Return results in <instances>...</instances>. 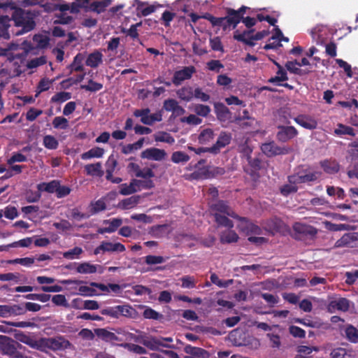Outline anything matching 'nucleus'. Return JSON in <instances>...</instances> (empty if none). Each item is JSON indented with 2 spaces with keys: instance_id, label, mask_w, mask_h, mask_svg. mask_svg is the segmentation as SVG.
<instances>
[{
  "instance_id": "obj_32",
  "label": "nucleus",
  "mask_w": 358,
  "mask_h": 358,
  "mask_svg": "<svg viewBox=\"0 0 358 358\" xmlns=\"http://www.w3.org/2000/svg\"><path fill=\"white\" fill-rule=\"evenodd\" d=\"M111 3L110 0L96 1L90 3V10L97 13H103Z\"/></svg>"
},
{
  "instance_id": "obj_28",
  "label": "nucleus",
  "mask_w": 358,
  "mask_h": 358,
  "mask_svg": "<svg viewBox=\"0 0 358 358\" xmlns=\"http://www.w3.org/2000/svg\"><path fill=\"white\" fill-rule=\"evenodd\" d=\"M116 309L117 312V319L120 316L133 318L136 314V310L130 305H118L116 306Z\"/></svg>"
},
{
  "instance_id": "obj_54",
  "label": "nucleus",
  "mask_w": 358,
  "mask_h": 358,
  "mask_svg": "<svg viewBox=\"0 0 358 358\" xmlns=\"http://www.w3.org/2000/svg\"><path fill=\"white\" fill-rule=\"evenodd\" d=\"M194 111L199 116L207 117L210 113L211 109L207 105L196 104L194 106Z\"/></svg>"
},
{
  "instance_id": "obj_23",
  "label": "nucleus",
  "mask_w": 358,
  "mask_h": 358,
  "mask_svg": "<svg viewBox=\"0 0 358 358\" xmlns=\"http://www.w3.org/2000/svg\"><path fill=\"white\" fill-rule=\"evenodd\" d=\"M241 223V229L247 234H257L260 235L262 234L261 228L250 222L248 218L245 217V220H238Z\"/></svg>"
},
{
  "instance_id": "obj_47",
  "label": "nucleus",
  "mask_w": 358,
  "mask_h": 358,
  "mask_svg": "<svg viewBox=\"0 0 358 358\" xmlns=\"http://www.w3.org/2000/svg\"><path fill=\"white\" fill-rule=\"evenodd\" d=\"M53 80H50L47 78H42L37 85L36 96H38L41 92L48 90Z\"/></svg>"
},
{
  "instance_id": "obj_15",
  "label": "nucleus",
  "mask_w": 358,
  "mask_h": 358,
  "mask_svg": "<svg viewBox=\"0 0 358 358\" xmlns=\"http://www.w3.org/2000/svg\"><path fill=\"white\" fill-rule=\"evenodd\" d=\"M225 173V169L222 167H210L206 166L199 170V171H195L193 174L196 176H201L203 178H212L219 176H222Z\"/></svg>"
},
{
  "instance_id": "obj_30",
  "label": "nucleus",
  "mask_w": 358,
  "mask_h": 358,
  "mask_svg": "<svg viewBox=\"0 0 358 358\" xmlns=\"http://www.w3.org/2000/svg\"><path fill=\"white\" fill-rule=\"evenodd\" d=\"M101 168V162L90 164L85 166V171L88 176H96L101 177L103 175V171H102Z\"/></svg>"
},
{
  "instance_id": "obj_62",
  "label": "nucleus",
  "mask_w": 358,
  "mask_h": 358,
  "mask_svg": "<svg viewBox=\"0 0 358 358\" xmlns=\"http://www.w3.org/2000/svg\"><path fill=\"white\" fill-rule=\"evenodd\" d=\"M260 296L271 307L274 306L279 301V297L277 295L269 293H261Z\"/></svg>"
},
{
  "instance_id": "obj_13",
  "label": "nucleus",
  "mask_w": 358,
  "mask_h": 358,
  "mask_svg": "<svg viewBox=\"0 0 358 358\" xmlns=\"http://www.w3.org/2000/svg\"><path fill=\"white\" fill-rule=\"evenodd\" d=\"M195 72L196 69L194 66H185L182 69L175 71L172 78V82L176 86L180 85L184 80L190 79Z\"/></svg>"
},
{
  "instance_id": "obj_40",
  "label": "nucleus",
  "mask_w": 358,
  "mask_h": 358,
  "mask_svg": "<svg viewBox=\"0 0 358 358\" xmlns=\"http://www.w3.org/2000/svg\"><path fill=\"white\" fill-rule=\"evenodd\" d=\"M213 215L215 222L218 225L225 227L228 229H232L234 227L233 222L227 217V215H222L217 213H215Z\"/></svg>"
},
{
  "instance_id": "obj_36",
  "label": "nucleus",
  "mask_w": 358,
  "mask_h": 358,
  "mask_svg": "<svg viewBox=\"0 0 358 358\" xmlns=\"http://www.w3.org/2000/svg\"><path fill=\"white\" fill-rule=\"evenodd\" d=\"M238 240V234L232 230L226 231L222 233L220 236V242L222 243H236Z\"/></svg>"
},
{
  "instance_id": "obj_43",
  "label": "nucleus",
  "mask_w": 358,
  "mask_h": 358,
  "mask_svg": "<svg viewBox=\"0 0 358 358\" xmlns=\"http://www.w3.org/2000/svg\"><path fill=\"white\" fill-rule=\"evenodd\" d=\"M139 199V196H130L129 198L123 199L120 203V206L122 208V209H131L138 204Z\"/></svg>"
},
{
  "instance_id": "obj_58",
  "label": "nucleus",
  "mask_w": 358,
  "mask_h": 358,
  "mask_svg": "<svg viewBox=\"0 0 358 358\" xmlns=\"http://www.w3.org/2000/svg\"><path fill=\"white\" fill-rule=\"evenodd\" d=\"M143 316L146 319L158 320L162 318V315L151 308H146L143 313Z\"/></svg>"
},
{
  "instance_id": "obj_22",
  "label": "nucleus",
  "mask_w": 358,
  "mask_h": 358,
  "mask_svg": "<svg viewBox=\"0 0 358 358\" xmlns=\"http://www.w3.org/2000/svg\"><path fill=\"white\" fill-rule=\"evenodd\" d=\"M103 54L99 50H94L89 54L86 60L85 64L91 68H97L103 62Z\"/></svg>"
},
{
  "instance_id": "obj_45",
  "label": "nucleus",
  "mask_w": 358,
  "mask_h": 358,
  "mask_svg": "<svg viewBox=\"0 0 358 358\" xmlns=\"http://www.w3.org/2000/svg\"><path fill=\"white\" fill-rule=\"evenodd\" d=\"M335 134L339 136L341 135H349L354 136H355V133L354 129L350 126H347L343 124H338V128H336L334 131Z\"/></svg>"
},
{
  "instance_id": "obj_5",
  "label": "nucleus",
  "mask_w": 358,
  "mask_h": 358,
  "mask_svg": "<svg viewBox=\"0 0 358 358\" xmlns=\"http://www.w3.org/2000/svg\"><path fill=\"white\" fill-rule=\"evenodd\" d=\"M260 149L267 157L286 155L293 152V148L291 146L278 145L274 141L262 143L260 146Z\"/></svg>"
},
{
  "instance_id": "obj_7",
  "label": "nucleus",
  "mask_w": 358,
  "mask_h": 358,
  "mask_svg": "<svg viewBox=\"0 0 358 358\" xmlns=\"http://www.w3.org/2000/svg\"><path fill=\"white\" fill-rule=\"evenodd\" d=\"M246 159L250 166L249 169H245V172L249 174L251 177L258 178L259 177V171L263 169V162L259 157H251L252 149L247 148L245 150Z\"/></svg>"
},
{
  "instance_id": "obj_38",
  "label": "nucleus",
  "mask_w": 358,
  "mask_h": 358,
  "mask_svg": "<svg viewBox=\"0 0 358 358\" xmlns=\"http://www.w3.org/2000/svg\"><path fill=\"white\" fill-rule=\"evenodd\" d=\"M10 19L8 15H0V31L2 32V37L5 39L10 38L8 29L10 27Z\"/></svg>"
},
{
  "instance_id": "obj_18",
  "label": "nucleus",
  "mask_w": 358,
  "mask_h": 358,
  "mask_svg": "<svg viewBox=\"0 0 358 358\" xmlns=\"http://www.w3.org/2000/svg\"><path fill=\"white\" fill-rule=\"evenodd\" d=\"M201 18L208 20L213 27H222L223 31L227 30V20L229 19L228 14L224 17H216L209 13H206L201 15Z\"/></svg>"
},
{
  "instance_id": "obj_12",
  "label": "nucleus",
  "mask_w": 358,
  "mask_h": 358,
  "mask_svg": "<svg viewBox=\"0 0 358 358\" xmlns=\"http://www.w3.org/2000/svg\"><path fill=\"white\" fill-rule=\"evenodd\" d=\"M126 250L125 246L120 243H111L102 241L100 245L94 250V255H99L101 252H122Z\"/></svg>"
},
{
  "instance_id": "obj_33",
  "label": "nucleus",
  "mask_w": 358,
  "mask_h": 358,
  "mask_svg": "<svg viewBox=\"0 0 358 358\" xmlns=\"http://www.w3.org/2000/svg\"><path fill=\"white\" fill-rule=\"evenodd\" d=\"M104 154V150L99 147H95L87 152H85L81 155V159L83 160L90 159L92 158H100Z\"/></svg>"
},
{
  "instance_id": "obj_50",
  "label": "nucleus",
  "mask_w": 358,
  "mask_h": 358,
  "mask_svg": "<svg viewBox=\"0 0 358 358\" xmlns=\"http://www.w3.org/2000/svg\"><path fill=\"white\" fill-rule=\"evenodd\" d=\"M119 192L122 195H129L136 192L133 180H131L129 185H127V183L120 185Z\"/></svg>"
},
{
  "instance_id": "obj_39",
  "label": "nucleus",
  "mask_w": 358,
  "mask_h": 358,
  "mask_svg": "<svg viewBox=\"0 0 358 358\" xmlns=\"http://www.w3.org/2000/svg\"><path fill=\"white\" fill-rule=\"evenodd\" d=\"M184 350L187 354H189L198 357H206L208 355V353L206 350L200 348L193 347L190 345H186Z\"/></svg>"
},
{
  "instance_id": "obj_46",
  "label": "nucleus",
  "mask_w": 358,
  "mask_h": 358,
  "mask_svg": "<svg viewBox=\"0 0 358 358\" xmlns=\"http://www.w3.org/2000/svg\"><path fill=\"white\" fill-rule=\"evenodd\" d=\"M43 145L48 149L56 150L58 148L59 143L53 136L46 135L43 137Z\"/></svg>"
},
{
  "instance_id": "obj_64",
  "label": "nucleus",
  "mask_w": 358,
  "mask_h": 358,
  "mask_svg": "<svg viewBox=\"0 0 358 358\" xmlns=\"http://www.w3.org/2000/svg\"><path fill=\"white\" fill-rule=\"evenodd\" d=\"M349 147L350 148L348 150V154L351 159V161L357 160L358 159V141L352 142L349 145Z\"/></svg>"
},
{
  "instance_id": "obj_24",
  "label": "nucleus",
  "mask_w": 358,
  "mask_h": 358,
  "mask_svg": "<svg viewBox=\"0 0 358 358\" xmlns=\"http://www.w3.org/2000/svg\"><path fill=\"white\" fill-rule=\"evenodd\" d=\"M176 94L180 100L189 102L194 99V89L189 85L184 86L176 91Z\"/></svg>"
},
{
  "instance_id": "obj_44",
  "label": "nucleus",
  "mask_w": 358,
  "mask_h": 358,
  "mask_svg": "<svg viewBox=\"0 0 358 358\" xmlns=\"http://www.w3.org/2000/svg\"><path fill=\"white\" fill-rule=\"evenodd\" d=\"M71 99V93L68 92H59L53 95L50 99L51 103H61Z\"/></svg>"
},
{
  "instance_id": "obj_9",
  "label": "nucleus",
  "mask_w": 358,
  "mask_h": 358,
  "mask_svg": "<svg viewBox=\"0 0 358 358\" xmlns=\"http://www.w3.org/2000/svg\"><path fill=\"white\" fill-rule=\"evenodd\" d=\"M292 229L294 232V237L296 239L315 236L317 233V230L314 227L301 222H295L292 226Z\"/></svg>"
},
{
  "instance_id": "obj_14",
  "label": "nucleus",
  "mask_w": 358,
  "mask_h": 358,
  "mask_svg": "<svg viewBox=\"0 0 358 358\" xmlns=\"http://www.w3.org/2000/svg\"><path fill=\"white\" fill-rule=\"evenodd\" d=\"M231 134L227 131H221L220 134L216 143L210 147L213 154H218L222 148H224L227 145H229L231 141Z\"/></svg>"
},
{
  "instance_id": "obj_21",
  "label": "nucleus",
  "mask_w": 358,
  "mask_h": 358,
  "mask_svg": "<svg viewBox=\"0 0 358 358\" xmlns=\"http://www.w3.org/2000/svg\"><path fill=\"white\" fill-rule=\"evenodd\" d=\"M357 241L355 233H346L334 244L335 248L353 247V243Z\"/></svg>"
},
{
  "instance_id": "obj_53",
  "label": "nucleus",
  "mask_w": 358,
  "mask_h": 358,
  "mask_svg": "<svg viewBox=\"0 0 358 358\" xmlns=\"http://www.w3.org/2000/svg\"><path fill=\"white\" fill-rule=\"evenodd\" d=\"M41 197V192L38 191L28 190L25 194V199L27 203L38 202Z\"/></svg>"
},
{
  "instance_id": "obj_35",
  "label": "nucleus",
  "mask_w": 358,
  "mask_h": 358,
  "mask_svg": "<svg viewBox=\"0 0 358 358\" xmlns=\"http://www.w3.org/2000/svg\"><path fill=\"white\" fill-rule=\"evenodd\" d=\"M136 189V192L141 189H150L155 187L154 182L152 180H137L132 179Z\"/></svg>"
},
{
  "instance_id": "obj_42",
  "label": "nucleus",
  "mask_w": 358,
  "mask_h": 358,
  "mask_svg": "<svg viewBox=\"0 0 358 358\" xmlns=\"http://www.w3.org/2000/svg\"><path fill=\"white\" fill-rule=\"evenodd\" d=\"M155 141L157 142H163L169 144H173L175 142L174 138L166 131H159L154 135Z\"/></svg>"
},
{
  "instance_id": "obj_2",
  "label": "nucleus",
  "mask_w": 358,
  "mask_h": 358,
  "mask_svg": "<svg viewBox=\"0 0 358 358\" xmlns=\"http://www.w3.org/2000/svg\"><path fill=\"white\" fill-rule=\"evenodd\" d=\"M248 10H250V8L245 6H242L238 10L231 8H226L225 13L228 14L229 17L227 21V30L236 29L241 22L248 29L254 27L256 24V19L249 16L244 17Z\"/></svg>"
},
{
  "instance_id": "obj_51",
  "label": "nucleus",
  "mask_w": 358,
  "mask_h": 358,
  "mask_svg": "<svg viewBox=\"0 0 358 358\" xmlns=\"http://www.w3.org/2000/svg\"><path fill=\"white\" fill-rule=\"evenodd\" d=\"M81 89L85 90L91 92H95L101 90L103 88V85L99 83L94 81L92 79L89 80L88 85H81Z\"/></svg>"
},
{
  "instance_id": "obj_29",
  "label": "nucleus",
  "mask_w": 358,
  "mask_h": 358,
  "mask_svg": "<svg viewBox=\"0 0 358 358\" xmlns=\"http://www.w3.org/2000/svg\"><path fill=\"white\" fill-rule=\"evenodd\" d=\"M345 338L352 343H358V329L352 324H347L344 329Z\"/></svg>"
},
{
  "instance_id": "obj_61",
  "label": "nucleus",
  "mask_w": 358,
  "mask_h": 358,
  "mask_svg": "<svg viewBox=\"0 0 358 358\" xmlns=\"http://www.w3.org/2000/svg\"><path fill=\"white\" fill-rule=\"evenodd\" d=\"M100 313L103 315L108 316L110 319H117V312L115 306H108L102 308Z\"/></svg>"
},
{
  "instance_id": "obj_3",
  "label": "nucleus",
  "mask_w": 358,
  "mask_h": 358,
  "mask_svg": "<svg viewBox=\"0 0 358 358\" xmlns=\"http://www.w3.org/2000/svg\"><path fill=\"white\" fill-rule=\"evenodd\" d=\"M321 174V172L315 171L310 166L301 165L295 169V172L292 175L288 176V181L294 185L309 184L317 181Z\"/></svg>"
},
{
  "instance_id": "obj_55",
  "label": "nucleus",
  "mask_w": 358,
  "mask_h": 358,
  "mask_svg": "<svg viewBox=\"0 0 358 358\" xmlns=\"http://www.w3.org/2000/svg\"><path fill=\"white\" fill-rule=\"evenodd\" d=\"M83 249L80 247H75L71 250L66 251L63 253V257L67 259H73L78 258L82 254Z\"/></svg>"
},
{
  "instance_id": "obj_11",
  "label": "nucleus",
  "mask_w": 358,
  "mask_h": 358,
  "mask_svg": "<svg viewBox=\"0 0 358 358\" xmlns=\"http://www.w3.org/2000/svg\"><path fill=\"white\" fill-rule=\"evenodd\" d=\"M210 208L213 212L217 213L221 215L224 214L236 220H245L244 217L238 215L233 209L227 204V201L219 200L212 204Z\"/></svg>"
},
{
  "instance_id": "obj_34",
  "label": "nucleus",
  "mask_w": 358,
  "mask_h": 358,
  "mask_svg": "<svg viewBox=\"0 0 358 358\" xmlns=\"http://www.w3.org/2000/svg\"><path fill=\"white\" fill-rule=\"evenodd\" d=\"M76 271L79 273L92 274L97 271V266L89 262L79 264L76 267Z\"/></svg>"
},
{
  "instance_id": "obj_41",
  "label": "nucleus",
  "mask_w": 358,
  "mask_h": 358,
  "mask_svg": "<svg viewBox=\"0 0 358 358\" xmlns=\"http://www.w3.org/2000/svg\"><path fill=\"white\" fill-rule=\"evenodd\" d=\"M117 166V162L113 155H110L106 163V179L112 178V174L113 173L115 168Z\"/></svg>"
},
{
  "instance_id": "obj_25",
  "label": "nucleus",
  "mask_w": 358,
  "mask_h": 358,
  "mask_svg": "<svg viewBox=\"0 0 358 358\" xmlns=\"http://www.w3.org/2000/svg\"><path fill=\"white\" fill-rule=\"evenodd\" d=\"M94 334L106 342H115L118 341L119 338L117 336L111 331H108L106 329H95Z\"/></svg>"
},
{
  "instance_id": "obj_19",
  "label": "nucleus",
  "mask_w": 358,
  "mask_h": 358,
  "mask_svg": "<svg viewBox=\"0 0 358 358\" xmlns=\"http://www.w3.org/2000/svg\"><path fill=\"white\" fill-rule=\"evenodd\" d=\"M161 341L162 339H159V337L150 336L145 338L142 341V343L151 350H157L160 346L169 348H174L173 345L162 343Z\"/></svg>"
},
{
  "instance_id": "obj_6",
  "label": "nucleus",
  "mask_w": 358,
  "mask_h": 358,
  "mask_svg": "<svg viewBox=\"0 0 358 358\" xmlns=\"http://www.w3.org/2000/svg\"><path fill=\"white\" fill-rule=\"evenodd\" d=\"M22 345L15 341L11 338L6 336L0 335V349L2 354L8 355L12 358L18 357L20 352L17 351V348H21Z\"/></svg>"
},
{
  "instance_id": "obj_52",
  "label": "nucleus",
  "mask_w": 358,
  "mask_h": 358,
  "mask_svg": "<svg viewBox=\"0 0 358 358\" xmlns=\"http://www.w3.org/2000/svg\"><path fill=\"white\" fill-rule=\"evenodd\" d=\"M234 39L236 40L237 41L242 42L245 43V45H248L249 46L253 47L255 43H254L255 39H252V35L246 38L243 37L242 35H239L238 30H236L234 33Z\"/></svg>"
},
{
  "instance_id": "obj_48",
  "label": "nucleus",
  "mask_w": 358,
  "mask_h": 358,
  "mask_svg": "<svg viewBox=\"0 0 358 358\" xmlns=\"http://www.w3.org/2000/svg\"><path fill=\"white\" fill-rule=\"evenodd\" d=\"M189 156L182 151L174 152L171 155V161L176 164L180 162H187L189 160Z\"/></svg>"
},
{
  "instance_id": "obj_31",
  "label": "nucleus",
  "mask_w": 358,
  "mask_h": 358,
  "mask_svg": "<svg viewBox=\"0 0 358 358\" xmlns=\"http://www.w3.org/2000/svg\"><path fill=\"white\" fill-rule=\"evenodd\" d=\"M59 181L54 180L49 182H41L37 185V189L39 192H46L48 193L57 192Z\"/></svg>"
},
{
  "instance_id": "obj_49",
  "label": "nucleus",
  "mask_w": 358,
  "mask_h": 358,
  "mask_svg": "<svg viewBox=\"0 0 358 358\" xmlns=\"http://www.w3.org/2000/svg\"><path fill=\"white\" fill-rule=\"evenodd\" d=\"M91 214L94 215L106 209V205L103 199H99L95 202H91Z\"/></svg>"
},
{
  "instance_id": "obj_63",
  "label": "nucleus",
  "mask_w": 358,
  "mask_h": 358,
  "mask_svg": "<svg viewBox=\"0 0 358 358\" xmlns=\"http://www.w3.org/2000/svg\"><path fill=\"white\" fill-rule=\"evenodd\" d=\"M331 358H350V355L348 354L346 349L343 348H338L334 349L331 354Z\"/></svg>"
},
{
  "instance_id": "obj_8",
  "label": "nucleus",
  "mask_w": 358,
  "mask_h": 358,
  "mask_svg": "<svg viewBox=\"0 0 358 358\" xmlns=\"http://www.w3.org/2000/svg\"><path fill=\"white\" fill-rule=\"evenodd\" d=\"M149 108L143 109H136L134 112V115L136 117H141V122L146 125H152L155 122L162 120V115L160 112L150 114Z\"/></svg>"
},
{
  "instance_id": "obj_60",
  "label": "nucleus",
  "mask_w": 358,
  "mask_h": 358,
  "mask_svg": "<svg viewBox=\"0 0 358 358\" xmlns=\"http://www.w3.org/2000/svg\"><path fill=\"white\" fill-rule=\"evenodd\" d=\"M180 122L191 125H199L202 122V120L196 115L191 114L187 117H181Z\"/></svg>"
},
{
  "instance_id": "obj_10",
  "label": "nucleus",
  "mask_w": 358,
  "mask_h": 358,
  "mask_svg": "<svg viewBox=\"0 0 358 358\" xmlns=\"http://www.w3.org/2000/svg\"><path fill=\"white\" fill-rule=\"evenodd\" d=\"M277 128L276 139L281 143H287L299 134L297 129L293 126L278 125Z\"/></svg>"
},
{
  "instance_id": "obj_17",
  "label": "nucleus",
  "mask_w": 358,
  "mask_h": 358,
  "mask_svg": "<svg viewBox=\"0 0 358 358\" xmlns=\"http://www.w3.org/2000/svg\"><path fill=\"white\" fill-rule=\"evenodd\" d=\"M296 123L302 127L313 130L317 128V122L311 116L308 115H299L294 118Z\"/></svg>"
},
{
  "instance_id": "obj_4",
  "label": "nucleus",
  "mask_w": 358,
  "mask_h": 358,
  "mask_svg": "<svg viewBox=\"0 0 358 358\" xmlns=\"http://www.w3.org/2000/svg\"><path fill=\"white\" fill-rule=\"evenodd\" d=\"M13 10L12 18L15 22V26L22 27L20 30L15 33V35L20 36L34 29L36 23L29 12L25 13L23 9L16 6Z\"/></svg>"
},
{
  "instance_id": "obj_37",
  "label": "nucleus",
  "mask_w": 358,
  "mask_h": 358,
  "mask_svg": "<svg viewBox=\"0 0 358 358\" xmlns=\"http://www.w3.org/2000/svg\"><path fill=\"white\" fill-rule=\"evenodd\" d=\"M214 136V131L212 129H204L198 136L199 143L200 144H206L213 139Z\"/></svg>"
},
{
  "instance_id": "obj_59",
  "label": "nucleus",
  "mask_w": 358,
  "mask_h": 358,
  "mask_svg": "<svg viewBox=\"0 0 358 358\" xmlns=\"http://www.w3.org/2000/svg\"><path fill=\"white\" fill-rule=\"evenodd\" d=\"M289 332L294 338H303L306 336V331L297 326H289Z\"/></svg>"
},
{
  "instance_id": "obj_1",
  "label": "nucleus",
  "mask_w": 358,
  "mask_h": 358,
  "mask_svg": "<svg viewBox=\"0 0 358 358\" xmlns=\"http://www.w3.org/2000/svg\"><path fill=\"white\" fill-rule=\"evenodd\" d=\"M15 338L20 342L43 352H47L49 350L54 351L59 350L66 347V344L69 343V341L62 337L41 338L36 340L20 331L15 333Z\"/></svg>"
},
{
  "instance_id": "obj_56",
  "label": "nucleus",
  "mask_w": 358,
  "mask_h": 358,
  "mask_svg": "<svg viewBox=\"0 0 358 358\" xmlns=\"http://www.w3.org/2000/svg\"><path fill=\"white\" fill-rule=\"evenodd\" d=\"M46 62V57L45 56H41L28 61L27 66L28 69H34L45 64Z\"/></svg>"
},
{
  "instance_id": "obj_16",
  "label": "nucleus",
  "mask_w": 358,
  "mask_h": 358,
  "mask_svg": "<svg viewBox=\"0 0 358 358\" xmlns=\"http://www.w3.org/2000/svg\"><path fill=\"white\" fill-rule=\"evenodd\" d=\"M166 156V152L165 150L156 148H148L141 152L142 158L155 161H161L164 159Z\"/></svg>"
},
{
  "instance_id": "obj_27",
  "label": "nucleus",
  "mask_w": 358,
  "mask_h": 358,
  "mask_svg": "<svg viewBox=\"0 0 358 358\" xmlns=\"http://www.w3.org/2000/svg\"><path fill=\"white\" fill-rule=\"evenodd\" d=\"M320 166L324 171L328 174H335L339 171L340 166L335 160H323L320 162Z\"/></svg>"
},
{
  "instance_id": "obj_20",
  "label": "nucleus",
  "mask_w": 358,
  "mask_h": 358,
  "mask_svg": "<svg viewBox=\"0 0 358 358\" xmlns=\"http://www.w3.org/2000/svg\"><path fill=\"white\" fill-rule=\"evenodd\" d=\"M215 113L220 122H226L231 118V113L229 109L222 103H214Z\"/></svg>"
},
{
  "instance_id": "obj_26",
  "label": "nucleus",
  "mask_w": 358,
  "mask_h": 358,
  "mask_svg": "<svg viewBox=\"0 0 358 358\" xmlns=\"http://www.w3.org/2000/svg\"><path fill=\"white\" fill-rule=\"evenodd\" d=\"M24 313V309L17 305L13 306L0 305V316L1 317H7L11 314L17 315Z\"/></svg>"
},
{
  "instance_id": "obj_57",
  "label": "nucleus",
  "mask_w": 358,
  "mask_h": 358,
  "mask_svg": "<svg viewBox=\"0 0 358 358\" xmlns=\"http://www.w3.org/2000/svg\"><path fill=\"white\" fill-rule=\"evenodd\" d=\"M52 125L55 129H65L69 126V122L66 118L58 116L54 118Z\"/></svg>"
}]
</instances>
